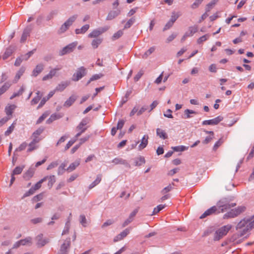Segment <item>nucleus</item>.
<instances>
[{"mask_svg": "<svg viewBox=\"0 0 254 254\" xmlns=\"http://www.w3.org/2000/svg\"><path fill=\"white\" fill-rule=\"evenodd\" d=\"M88 123L87 119H83L79 125L77 126L76 130L78 131L75 135L76 138H78L83 133H84L87 129V125Z\"/></svg>", "mask_w": 254, "mask_h": 254, "instance_id": "39448f33", "label": "nucleus"}, {"mask_svg": "<svg viewBox=\"0 0 254 254\" xmlns=\"http://www.w3.org/2000/svg\"><path fill=\"white\" fill-rule=\"evenodd\" d=\"M135 21V19L134 17L129 19L125 25L124 28H129L134 23Z\"/></svg>", "mask_w": 254, "mask_h": 254, "instance_id": "37998d69", "label": "nucleus"}, {"mask_svg": "<svg viewBox=\"0 0 254 254\" xmlns=\"http://www.w3.org/2000/svg\"><path fill=\"white\" fill-rule=\"evenodd\" d=\"M78 42L74 41L71 43L69 44L65 47H64L59 52L60 56H64L67 54H69L73 51L75 47L77 46Z\"/></svg>", "mask_w": 254, "mask_h": 254, "instance_id": "6e6552de", "label": "nucleus"}, {"mask_svg": "<svg viewBox=\"0 0 254 254\" xmlns=\"http://www.w3.org/2000/svg\"><path fill=\"white\" fill-rule=\"evenodd\" d=\"M70 82L68 81H62L56 87V91L62 92L64 91L69 84Z\"/></svg>", "mask_w": 254, "mask_h": 254, "instance_id": "6ab92c4d", "label": "nucleus"}, {"mask_svg": "<svg viewBox=\"0 0 254 254\" xmlns=\"http://www.w3.org/2000/svg\"><path fill=\"white\" fill-rule=\"evenodd\" d=\"M203 0H195V1L192 4L191 7L193 9H195L199 6Z\"/></svg>", "mask_w": 254, "mask_h": 254, "instance_id": "13d9d810", "label": "nucleus"}, {"mask_svg": "<svg viewBox=\"0 0 254 254\" xmlns=\"http://www.w3.org/2000/svg\"><path fill=\"white\" fill-rule=\"evenodd\" d=\"M24 90H25V88H24V86H22L18 92H14L13 93V94L10 96V99L12 100L17 96L21 95L23 94V92L24 91Z\"/></svg>", "mask_w": 254, "mask_h": 254, "instance_id": "2f4dec72", "label": "nucleus"}, {"mask_svg": "<svg viewBox=\"0 0 254 254\" xmlns=\"http://www.w3.org/2000/svg\"><path fill=\"white\" fill-rule=\"evenodd\" d=\"M70 218L69 217L68 218V221L65 224L64 228L62 232V235H65L68 233L70 227Z\"/></svg>", "mask_w": 254, "mask_h": 254, "instance_id": "c03bdc74", "label": "nucleus"}, {"mask_svg": "<svg viewBox=\"0 0 254 254\" xmlns=\"http://www.w3.org/2000/svg\"><path fill=\"white\" fill-rule=\"evenodd\" d=\"M109 28L108 26L95 29L88 35L89 38H95L107 31Z\"/></svg>", "mask_w": 254, "mask_h": 254, "instance_id": "1a4fd4ad", "label": "nucleus"}, {"mask_svg": "<svg viewBox=\"0 0 254 254\" xmlns=\"http://www.w3.org/2000/svg\"><path fill=\"white\" fill-rule=\"evenodd\" d=\"M223 140L222 139H219L218 141H217L213 146V150H216L217 148L222 144Z\"/></svg>", "mask_w": 254, "mask_h": 254, "instance_id": "680f3d73", "label": "nucleus"}, {"mask_svg": "<svg viewBox=\"0 0 254 254\" xmlns=\"http://www.w3.org/2000/svg\"><path fill=\"white\" fill-rule=\"evenodd\" d=\"M253 228H254V215L244 218L236 226V229L240 233V236L245 235Z\"/></svg>", "mask_w": 254, "mask_h": 254, "instance_id": "f03ea898", "label": "nucleus"}, {"mask_svg": "<svg viewBox=\"0 0 254 254\" xmlns=\"http://www.w3.org/2000/svg\"><path fill=\"white\" fill-rule=\"evenodd\" d=\"M61 68V67H56L52 69L48 74L43 77L42 80L46 81L52 79L54 76H56L57 71L60 70Z\"/></svg>", "mask_w": 254, "mask_h": 254, "instance_id": "f8f14e48", "label": "nucleus"}, {"mask_svg": "<svg viewBox=\"0 0 254 254\" xmlns=\"http://www.w3.org/2000/svg\"><path fill=\"white\" fill-rule=\"evenodd\" d=\"M236 205V203H229L226 198H223L217 202L216 206H213L206 210L201 214L199 218L203 219L208 216L223 212Z\"/></svg>", "mask_w": 254, "mask_h": 254, "instance_id": "f257e3e1", "label": "nucleus"}, {"mask_svg": "<svg viewBox=\"0 0 254 254\" xmlns=\"http://www.w3.org/2000/svg\"><path fill=\"white\" fill-rule=\"evenodd\" d=\"M155 50V47H152L150 48L142 56L143 59H147V57L153 53Z\"/></svg>", "mask_w": 254, "mask_h": 254, "instance_id": "f704fd0d", "label": "nucleus"}, {"mask_svg": "<svg viewBox=\"0 0 254 254\" xmlns=\"http://www.w3.org/2000/svg\"><path fill=\"white\" fill-rule=\"evenodd\" d=\"M89 27V24H85L81 28L76 29L75 30V33L76 34H84L88 30Z\"/></svg>", "mask_w": 254, "mask_h": 254, "instance_id": "a878e982", "label": "nucleus"}, {"mask_svg": "<svg viewBox=\"0 0 254 254\" xmlns=\"http://www.w3.org/2000/svg\"><path fill=\"white\" fill-rule=\"evenodd\" d=\"M123 34V32L122 30H119L115 33L113 36V39L114 40L117 39L121 37Z\"/></svg>", "mask_w": 254, "mask_h": 254, "instance_id": "052dcab7", "label": "nucleus"}, {"mask_svg": "<svg viewBox=\"0 0 254 254\" xmlns=\"http://www.w3.org/2000/svg\"><path fill=\"white\" fill-rule=\"evenodd\" d=\"M223 119L222 116H219L211 120L203 121L202 124L203 125H216L222 121Z\"/></svg>", "mask_w": 254, "mask_h": 254, "instance_id": "9d476101", "label": "nucleus"}, {"mask_svg": "<svg viewBox=\"0 0 254 254\" xmlns=\"http://www.w3.org/2000/svg\"><path fill=\"white\" fill-rule=\"evenodd\" d=\"M16 108V106L14 104H8L5 108V112L7 117H11L12 113Z\"/></svg>", "mask_w": 254, "mask_h": 254, "instance_id": "dca6fc26", "label": "nucleus"}, {"mask_svg": "<svg viewBox=\"0 0 254 254\" xmlns=\"http://www.w3.org/2000/svg\"><path fill=\"white\" fill-rule=\"evenodd\" d=\"M184 113L185 116V118L189 119L192 117V116H190V114H196V112L191 110L186 109L185 110Z\"/></svg>", "mask_w": 254, "mask_h": 254, "instance_id": "e433bc0d", "label": "nucleus"}, {"mask_svg": "<svg viewBox=\"0 0 254 254\" xmlns=\"http://www.w3.org/2000/svg\"><path fill=\"white\" fill-rule=\"evenodd\" d=\"M198 30V26L197 25H194L190 26L189 28L188 31L186 32V36L189 37L192 36L194 33H195Z\"/></svg>", "mask_w": 254, "mask_h": 254, "instance_id": "b1692460", "label": "nucleus"}, {"mask_svg": "<svg viewBox=\"0 0 254 254\" xmlns=\"http://www.w3.org/2000/svg\"><path fill=\"white\" fill-rule=\"evenodd\" d=\"M61 117V116L57 114H53L51 115L50 117L47 120V123L48 124H50L53 121L60 119Z\"/></svg>", "mask_w": 254, "mask_h": 254, "instance_id": "72a5a7b5", "label": "nucleus"}, {"mask_svg": "<svg viewBox=\"0 0 254 254\" xmlns=\"http://www.w3.org/2000/svg\"><path fill=\"white\" fill-rule=\"evenodd\" d=\"M246 210V207L244 206H238L237 208L235 209H232L229 212L225 213L224 216L223 218L224 219H228L231 218H234L237 216H238L239 214H240L241 213L244 212Z\"/></svg>", "mask_w": 254, "mask_h": 254, "instance_id": "20e7f679", "label": "nucleus"}, {"mask_svg": "<svg viewBox=\"0 0 254 254\" xmlns=\"http://www.w3.org/2000/svg\"><path fill=\"white\" fill-rule=\"evenodd\" d=\"M29 31L27 29H25L21 37L20 42L22 43L24 42L26 40L27 37L29 36Z\"/></svg>", "mask_w": 254, "mask_h": 254, "instance_id": "de8ad7c7", "label": "nucleus"}, {"mask_svg": "<svg viewBox=\"0 0 254 254\" xmlns=\"http://www.w3.org/2000/svg\"><path fill=\"white\" fill-rule=\"evenodd\" d=\"M102 180V175L99 174L97 176L96 179L88 187V189L89 190L93 188L95 186H96L97 185H98L101 181Z\"/></svg>", "mask_w": 254, "mask_h": 254, "instance_id": "393cba45", "label": "nucleus"}, {"mask_svg": "<svg viewBox=\"0 0 254 254\" xmlns=\"http://www.w3.org/2000/svg\"><path fill=\"white\" fill-rule=\"evenodd\" d=\"M188 148V147H187V146H185L184 145L177 146H174V147H172V149L174 150V151H177V152L184 151L185 150H187Z\"/></svg>", "mask_w": 254, "mask_h": 254, "instance_id": "a19ab883", "label": "nucleus"}, {"mask_svg": "<svg viewBox=\"0 0 254 254\" xmlns=\"http://www.w3.org/2000/svg\"><path fill=\"white\" fill-rule=\"evenodd\" d=\"M102 40L101 39H95L92 42V46L94 49L97 48L101 43Z\"/></svg>", "mask_w": 254, "mask_h": 254, "instance_id": "79ce46f5", "label": "nucleus"}, {"mask_svg": "<svg viewBox=\"0 0 254 254\" xmlns=\"http://www.w3.org/2000/svg\"><path fill=\"white\" fill-rule=\"evenodd\" d=\"M36 96H35L31 101V104L32 105H34L37 104L41 99L42 95V94H41L40 92L39 91H38L36 92Z\"/></svg>", "mask_w": 254, "mask_h": 254, "instance_id": "c85d7f7f", "label": "nucleus"}, {"mask_svg": "<svg viewBox=\"0 0 254 254\" xmlns=\"http://www.w3.org/2000/svg\"><path fill=\"white\" fill-rule=\"evenodd\" d=\"M77 17V15H74L68 18L67 20H66V21H65V22L61 26L59 32L60 33H64L66 31L75 21Z\"/></svg>", "mask_w": 254, "mask_h": 254, "instance_id": "423d86ee", "label": "nucleus"}, {"mask_svg": "<svg viewBox=\"0 0 254 254\" xmlns=\"http://www.w3.org/2000/svg\"><path fill=\"white\" fill-rule=\"evenodd\" d=\"M40 140V139L33 138L31 142L29 144V148L27 150L28 152H31L32 150L35 149L37 148L36 144L38 143Z\"/></svg>", "mask_w": 254, "mask_h": 254, "instance_id": "bb28decb", "label": "nucleus"}, {"mask_svg": "<svg viewBox=\"0 0 254 254\" xmlns=\"http://www.w3.org/2000/svg\"><path fill=\"white\" fill-rule=\"evenodd\" d=\"M138 211V208H136L134 210H133L130 214L127 220H126L125 222L123 223V227H125L129 223H130L133 220L134 217H135Z\"/></svg>", "mask_w": 254, "mask_h": 254, "instance_id": "ddd939ff", "label": "nucleus"}, {"mask_svg": "<svg viewBox=\"0 0 254 254\" xmlns=\"http://www.w3.org/2000/svg\"><path fill=\"white\" fill-rule=\"evenodd\" d=\"M23 168H24V166L16 167L13 171V172H12L13 175L20 174L22 172Z\"/></svg>", "mask_w": 254, "mask_h": 254, "instance_id": "603ef678", "label": "nucleus"}, {"mask_svg": "<svg viewBox=\"0 0 254 254\" xmlns=\"http://www.w3.org/2000/svg\"><path fill=\"white\" fill-rule=\"evenodd\" d=\"M143 74V71L142 70L139 71L134 77V80L137 81Z\"/></svg>", "mask_w": 254, "mask_h": 254, "instance_id": "0e129e2a", "label": "nucleus"}, {"mask_svg": "<svg viewBox=\"0 0 254 254\" xmlns=\"http://www.w3.org/2000/svg\"><path fill=\"white\" fill-rule=\"evenodd\" d=\"M32 239L30 237H27L24 239H22L19 241L20 246H24L28 244H31Z\"/></svg>", "mask_w": 254, "mask_h": 254, "instance_id": "a18cd8bd", "label": "nucleus"}, {"mask_svg": "<svg viewBox=\"0 0 254 254\" xmlns=\"http://www.w3.org/2000/svg\"><path fill=\"white\" fill-rule=\"evenodd\" d=\"M172 111L171 109H168L165 113H164V116L168 118H173L172 115Z\"/></svg>", "mask_w": 254, "mask_h": 254, "instance_id": "e2e57ef3", "label": "nucleus"}, {"mask_svg": "<svg viewBox=\"0 0 254 254\" xmlns=\"http://www.w3.org/2000/svg\"><path fill=\"white\" fill-rule=\"evenodd\" d=\"M70 245V239H66L62 245L61 249L59 252V254H68V248L69 247Z\"/></svg>", "mask_w": 254, "mask_h": 254, "instance_id": "9b49d317", "label": "nucleus"}, {"mask_svg": "<svg viewBox=\"0 0 254 254\" xmlns=\"http://www.w3.org/2000/svg\"><path fill=\"white\" fill-rule=\"evenodd\" d=\"M37 241V245L38 247H43L49 242V240L47 239H43V235L40 234L36 237Z\"/></svg>", "mask_w": 254, "mask_h": 254, "instance_id": "a211bd4d", "label": "nucleus"}, {"mask_svg": "<svg viewBox=\"0 0 254 254\" xmlns=\"http://www.w3.org/2000/svg\"><path fill=\"white\" fill-rule=\"evenodd\" d=\"M25 68L23 66H22L20 68L18 71L17 72L14 79L13 80V83H16L18 80L20 79L21 76L23 75L24 72H25Z\"/></svg>", "mask_w": 254, "mask_h": 254, "instance_id": "5701e85b", "label": "nucleus"}, {"mask_svg": "<svg viewBox=\"0 0 254 254\" xmlns=\"http://www.w3.org/2000/svg\"><path fill=\"white\" fill-rule=\"evenodd\" d=\"M130 232V230L129 229H126L125 230L121 232L120 234V237L123 239L125 237H126Z\"/></svg>", "mask_w": 254, "mask_h": 254, "instance_id": "6e6d98bb", "label": "nucleus"}, {"mask_svg": "<svg viewBox=\"0 0 254 254\" xmlns=\"http://www.w3.org/2000/svg\"><path fill=\"white\" fill-rule=\"evenodd\" d=\"M156 134L160 138L163 139H166L168 138V135L165 131L160 128L156 129Z\"/></svg>", "mask_w": 254, "mask_h": 254, "instance_id": "4be33fe9", "label": "nucleus"}, {"mask_svg": "<svg viewBox=\"0 0 254 254\" xmlns=\"http://www.w3.org/2000/svg\"><path fill=\"white\" fill-rule=\"evenodd\" d=\"M120 13V10H112L110 11L107 17H106V20H111L116 17L117 16H118Z\"/></svg>", "mask_w": 254, "mask_h": 254, "instance_id": "412c9836", "label": "nucleus"}, {"mask_svg": "<svg viewBox=\"0 0 254 254\" xmlns=\"http://www.w3.org/2000/svg\"><path fill=\"white\" fill-rule=\"evenodd\" d=\"M16 121H14L10 127L7 128V129L5 131L4 135L5 136L9 135L14 130L15 128V126L16 125Z\"/></svg>", "mask_w": 254, "mask_h": 254, "instance_id": "c9c22d12", "label": "nucleus"}, {"mask_svg": "<svg viewBox=\"0 0 254 254\" xmlns=\"http://www.w3.org/2000/svg\"><path fill=\"white\" fill-rule=\"evenodd\" d=\"M44 68V65L43 64H38L35 68L33 70L32 72V76L34 77L37 76L40 73L42 72Z\"/></svg>", "mask_w": 254, "mask_h": 254, "instance_id": "4468645a", "label": "nucleus"}, {"mask_svg": "<svg viewBox=\"0 0 254 254\" xmlns=\"http://www.w3.org/2000/svg\"><path fill=\"white\" fill-rule=\"evenodd\" d=\"M77 138L74 136L72 139L69 140L67 143V144L65 147V150H67V149H68L73 145V144L77 140Z\"/></svg>", "mask_w": 254, "mask_h": 254, "instance_id": "8fccbe9b", "label": "nucleus"}, {"mask_svg": "<svg viewBox=\"0 0 254 254\" xmlns=\"http://www.w3.org/2000/svg\"><path fill=\"white\" fill-rule=\"evenodd\" d=\"M77 99V96L75 95H72L67 99L64 104V106L65 107H69L71 106Z\"/></svg>", "mask_w": 254, "mask_h": 254, "instance_id": "aec40b11", "label": "nucleus"}, {"mask_svg": "<svg viewBox=\"0 0 254 254\" xmlns=\"http://www.w3.org/2000/svg\"><path fill=\"white\" fill-rule=\"evenodd\" d=\"M232 228V226L231 225L228 224L217 230L214 234V240L218 241L220 240L223 237L227 235Z\"/></svg>", "mask_w": 254, "mask_h": 254, "instance_id": "7ed1b4c3", "label": "nucleus"}, {"mask_svg": "<svg viewBox=\"0 0 254 254\" xmlns=\"http://www.w3.org/2000/svg\"><path fill=\"white\" fill-rule=\"evenodd\" d=\"M80 164V161L79 160H76L75 162L71 163L68 167L67 168L66 170L68 172H70L74 170L75 169V168L78 166Z\"/></svg>", "mask_w": 254, "mask_h": 254, "instance_id": "cd10ccee", "label": "nucleus"}, {"mask_svg": "<svg viewBox=\"0 0 254 254\" xmlns=\"http://www.w3.org/2000/svg\"><path fill=\"white\" fill-rule=\"evenodd\" d=\"M179 16L180 14L179 13L174 11L172 13L171 17L169 21L174 24Z\"/></svg>", "mask_w": 254, "mask_h": 254, "instance_id": "09e8293b", "label": "nucleus"}, {"mask_svg": "<svg viewBox=\"0 0 254 254\" xmlns=\"http://www.w3.org/2000/svg\"><path fill=\"white\" fill-rule=\"evenodd\" d=\"M44 129V128L43 127H40L38 129H37L35 131H34V133H33V136L34 138L39 139L38 137L43 132Z\"/></svg>", "mask_w": 254, "mask_h": 254, "instance_id": "ea45409f", "label": "nucleus"}, {"mask_svg": "<svg viewBox=\"0 0 254 254\" xmlns=\"http://www.w3.org/2000/svg\"><path fill=\"white\" fill-rule=\"evenodd\" d=\"M125 124V121L123 120H120L118 121L117 127H116L118 129H121Z\"/></svg>", "mask_w": 254, "mask_h": 254, "instance_id": "774afa93", "label": "nucleus"}, {"mask_svg": "<svg viewBox=\"0 0 254 254\" xmlns=\"http://www.w3.org/2000/svg\"><path fill=\"white\" fill-rule=\"evenodd\" d=\"M145 163V159L142 156H140L135 159L134 164L136 166H139Z\"/></svg>", "mask_w": 254, "mask_h": 254, "instance_id": "7c9ffc66", "label": "nucleus"}, {"mask_svg": "<svg viewBox=\"0 0 254 254\" xmlns=\"http://www.w3.org/2000/svg\"><path fill=\"white\" fill-rule=\"evenodd\" d=\"M47 178L48 177H44L32 187L34 191L41 188L42 184L47 179Z\"/></svg>", "mask_w": 254, "mask_h": 254, "instance_id": "c756f323", "label": "nucleus"}, {"mask_svg": "<svg viewBox=\"0 0 254 254\" xmlns=\"http://www.w3.org/2000/svg\"><path fill=\"white\" fill-rule=\"evenodd\" d=\"M173 189V187L171 185H168L167 187L164 188L163 190H162V193L163 194H165L169 191H170L172 189Z\"/></svg>", "mask_w": 254, "mask_h": 254, "instance_id": "69168bd1", "label": "nucleus"}, {"mask_svg": "<svg viewBox=\"0 0 254 254\" xmlns=\"http://www.w3.org/2000/svg\"><path fill=\"white\" fill-rule=\"evenodd\" d=\"M58 164L59 163L58 161H53L48 166L47 170H49L54 168H55L58 166Z\"/></svg>", "mask_w": 254, "mask_h": 254, "instance_id": "4d7b16f0", "label": "nucleus"}, {"mask_svg": "<svg viewBox=\"0 0 254 254\" xmlns=\"http://www.w3.org/2000/svg\"><path fill=\"white\" fill-rule=\"evenodd\" d=\"M48 100V98H47L46 97H43L40 104H39L37 108L38 109H39L40 108H41L42 107H43V106L46 103V102Z\"/></svg>", "mask_w": 254, "mask_h": 254, "instance_id": "338daca9", "label": "nucleus"}, {"mask_svg": "<svg viewBox=\"0 0 254 254\" xmlns=\"http://www.w3.org/2000/svg\"><path fill=\"white\" fill-rule=\"evenodd\" d=\"M12 52L13 50L11 48H7L2 56V59L3 60H6L12 54Z\"/></svg>", "mask_w": 254, "mask_h": 254, "instance_id": "473e14b6", "label": "nucleus"}, {"mask_svg": "<svg viewBox=\"0 0 254 254\" xmlns=\"http://www.w3.org/2000/svg\"><path fill=\"white\" fill-rule=\"evenodd\" d=\"M36 51V49H33L32 51L28 52L26 55L23 56V60L27 61Z\"/></svg>", "mask_w": 254, "mask_h": 254, "instance_id": "864d4df0", "label": "nucleus"}, {"mask_svg": "<svg viewBox=\"0 0 254 254\" xmlns=\"http://www.w3.org/2000/svg\"><path fill=\"white\" fill-rule=\"evenodd\" d=\"M49 179V182L48 183V186L50 188H51L54 185V184L56 182V177L54 175L50 176L49 177L47 176Z\"/></svg>", "mask_w": 254, "mask_h": 254, "instance_id": "58836bf2", "label": "nucleus"}, {"mask_svg": "<svg viewBox=\"0 0 254 254\" xmlns=\"http://www.w3.org/2000/svg\"><path fill=\"white\" fill-rule=\"evenodd\" d=\"M66 165L64 163H62L58 168V174L59 175H62L64 173L65 171V167Z\"/></svg>", "mask_w": 254, "mask_h": 254, "instance_id": "49530a36", "label": "nucleus"}, {"mask_svg": "<svg viewBox=\"0 0 254 254\" xmlns=\"http://www.w3.org/2000/svg\"><path fill=\"white\" fill-rule=\"evenodd\" d=\"M165 207V205L160 204L154 208L152 215L156 214Z\"/></svg>", "mask_w": 254, "mask_h": 254, "instance_id": "3c124183", "label": "nucleus"}, {"mask_svg": "<svg viewBox=\"0 0 254 254\" xmlns=\"http://www.w3.org/2000/svg\"><path fill=\"white\" fill-rule=\"evenodd\" d=\"M80 223L84 227L86 226V219L84 215H81L79 217Z\"/></svg>", "mask_w": 254, "mask_h": 254, "instance_id": "bf43d9fd", "label": "nucleus"}, {"mask_svg": "<svg viewBox=\"0 0 254 254\" xmlns=\"http://www.w3.org/2000/svg\"><path fill=\"white\" fill-rule=\"evenodd\" d=\"M27 146V144L25 142H24L22 143H21L20 145V146L15 149V152L21 151L22 150H25L26 149Z\"/></svg>", "mask_w": 254, "mask_h": 254, "instance_id": "5fc2aeb1", "label": "nucleus"}, {"mask_svg": "<svg viewBox=\"0 0 254 254\" xmlns=\"http://www.w3.org/2000/svg\"><path fill=\"white\" fill-rule=\"evenodd\" d=\"M210 37V35L209 34H205L200 38H199L197 40V43L198 44H200L203 42L208 40Z\"/></svg>", "mask_w": 254, "mask_h": 254, "instance_id": "4c0bfd02", "label": "nucleus"}, {"mask_svg": "<svg viewBox=\"0 0 254 254\" xmlns=\"http://www.w3.org/2000/svg\"><path fill=\"white\" fill-rule=\"evenodd\" d=\"M112 162L115 165L122 164L126 166L129 167V164L126 160L121 157H116L112 160Z\"/></svg>", "mask_w": 254, "mask_h": 254, "instance_id": "f3484780", "label": "nucleus"}, {"mask_svg": "<svg viewBox=\"0 0 254 254\" xmlns=\"http://www.w3.org/2000/svg\"><path fill=\"white\" fill-rule=\"evenodd\" d=\"M86 69L84 66L78 68L72 75V80L73 81H78L86 74Z\"/></svg>", "mask_w": 254, "mask_h": 254, "instance_id": "0eeeda50", "label": "nucleus"}, {"mask_svg": "<svg viewBox=\"0 0 254 254\" xmlns=\"http://www.w3.org/2000/svg\"><path fill=\"white\" fill-rule=\"evenodd\" d=\"M148 138L149 136L147 134L144 135L141 140L140 143L138 146V150L141 151L147 146L148 143Z\"/></svg>", "mask_w": 254, "mask_h": 254, "instance_id": "2eb2a0df", "label": "nucleus"}]
</instances>
